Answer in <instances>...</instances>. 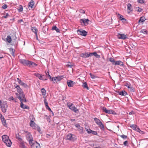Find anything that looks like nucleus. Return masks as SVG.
Wrapping results in <instances>:
<instances>
[{"label": "nucleus", "instance_id": "obj_1", "mask_svg": "<svg viewBox=\"0 0 148 148\" xmlns=\"http://www.w3.org/2000/svg\"><path fill=\"white\" fill-rule=\"evenodd\" d=\"M2 138L3 141L6 146L8 147H10L12 143L9 139V137L7 135H3L2 136Z\"/></svg>", "mask_w": 148, "mask_h": 148}, {"label": "nucleus", "instance_id": "obj_2", "mask_svg": "<svg viewBox=\"0 0 148 148\" xmlns=\"http://www.w3.org/2000/svg\"><path fill=\"white\" fill-rule=\"evenodd\" d=\"M0 107L2 111L4 113L6 112L8 107V105L6 101H4L2 103V101L0 100Z\"/></svg>", "mask_w": 148, "mask_h": 148}, {"label": "nucleus", "instance_id": "obj_3", "mask_svg": "<svg viewBox=\"0 0 148 148\" xmlns=\"http://www.w3.org/2000/svg\"><path fill=\"white\" fill-rule=\"evenodd\" d=\"M66 105L72 111H73L74 112L77 113L79 112V110L77 109L74 105L73 103H71L69 102L67 103Z\"/></svg>", "mask_w": 148, "mask_h": 148}, {"label": "nucleus", "instance_id": "obj_4", "mask_svg": "<svg viewBox=\"0 0 148 148\" xmlns=\"http://www.w3.org/2000/svg\"><path fill=\"white\" fill-rule=\"evenodd\" d=\"M109 61L112 62V64L113 65H119L120 66H123L124 65L123 62L121 61H115L114 59L113 58H109Z\"/></svg>", "mask_w": 148, "mask_h": 148}, {"label": "nucleus", "instance_id": "obj_5", "mask_svg": "<svg viewBox=\"0 0 148 148\" xmlns=\"http://www.w3.org/2000/svg\"><path fill=\"white\" fill-rule=\"evenodd\" d=\"M94 120L95 123L99 125L100 129L102 130H104V125L100 120L97 118H94Z\"/></svg>", "mask_w": 148, "mask_h": 148}, {"label": "nucleus", "instance_id": "obj_6", "mask_svg": "<svg viewBox=\"0 0 148 148\" xmlns=\"http://www.w3.org/2000/svg\"><path fill=\"white\" fill-rule=\"evenodd\" d=\"M64 77L63 75L59 76L57 77H53L52 78V81L54 83H57V81H60Z\"/></svg>", "mask_w": 148, "mask_h": 148}, {"label": "nucleus", "instance_id": "obj_7", "mask_svg": "<svg viewBox=\"0 0 148 148\" xmlns=\"http://www.w3.org/2000/svg\"><path fill=\"white\" fill-rule=\"evenodd\" d=\"M16 88L17 90L19 93H16V94L18 96L19 95H22L23 94H24L22 90L20 88L19 85L16 84Z\"/></svg>", "mask_w": 148, "mask_h": 148}, {"label": "nucleus", "instance_id": "obj_8", "mask_svg": "<svg viewBox=\"0 0 148 148\" xmlns=\"http://www.w3.org/2000/svg\"><path fill=\"white\" fill-rule=\"evenodd\" d=\"M26 138L27 140L29 141V144H31L33 142H34L32 135L29 133H28L26 135Z\"/></svg>", "mask_w": 148, "mask_h": 148}, {"label": "nucleus", "instance_id": "obj_9", "mask_svg": "<svg viewBox=\"0 0 148 148\" xmlns=\"http://www.w3.org/2000/svg\"><path fill=\"white\" fill-rule=\"evenodd\" d=\"M32 148H41L40 144L36 141H34L31 144H30Z\"/></svg>", "mask_w": 148, "mask_h": 148}, {"label": "nucleus", "instance_id": "obj_10", "mask_svg": "<svg viewBox=\"0 0 148 148\" xmlns=\"http://www.w3.org/2000/svg\"><path fill=\"white\" fill-rule=\"evenodd\" d=\"M77 32L78 33V34L79 35L84 36L87 35L88 33L86 31L84 30H81L79 29L77 30Z\"/></svg>", "mask_w": 148, "mask_h": 148}, {"label": "nucleus", "instance_id": "obj_11", "mask_svg": "<svg viewBox=\"0 0 148 148\" xmlns=\"http://www.w3.org/2000/svg\"><path fill=\"white\" fill-rule=\"evenodd\" d=\"M34 120L35 119L33 118L32 119L30 120L29 123V125L31 127L33 128L34 129H36L37 125L34 121Z\"/></svg>", "mask_w": 148, "mask_h": 148}, {"label": "nucleus", "instance_id": "obj_12", "mask_svg": "<svg viewBox=\"0 0 148 148\" xmlns=\"http://www.w3.org/2000/svg\"><path fill=\"white\" fill-rule=\"evenodd\" d=\"M18 99L20 100L21 102V107L23 109H29V107L28 106H27L25 105H24L23 103V101L21 97H19L18 98Z\"/></svg>", "mask_w": 148, "mask_h": 148}, {"label": "nucleus", "instance_id": "obj_13", "mask_svg": "<svg viewBox=\"0 0 148 148\" xmlns=\"http://www.w3.org/2000/svg\"><path fill=\"white\" fill-rule=\"evenodd\" d=\"M80 21L82 25H83L82 24V23H83L85 25H86L89 24L88 22H89L90 21L88 19H80Z\"/></svg>", "mask_w": 148, "mask_h": 148}, {"label": "nucleus", "instance_id": "obj_14", "mask_svg": "<svg viewBox=\"0 0 148 148\" xmlns=\"http://www.w3.org/2000/svg\"><path fill=\"white\" fill-rule=\"evenodd\" d=\"M17 81L18 83L21 85L23 86V87L26 88L28 87V86L26 84L22 82L21 80L18 78H17Z\"/></svg>", "mask_w": 148, "mask_h": 148}, {"label": "nucleus", "instance_id": "obj_15", "mask_svg": "<svg viewBox=\"0 0 148 148\" xmlns=\"http://www.w3.org/2000/svg\"><path fill=\"white\" fill-rule=\"evenodd\" d=\"M80 56L83 58H88L90 57V53L85 52L82 53L80 54Z\"/></svg>", "mask_w": 148, "mask_h": 148}, {"label": "nucleus", "instance_id": "obj_16", "mask_svg": "<svg viewBox=\"0 0 148 148\" xmlns=\"http://www.w3.org/2000/svg\"><path fill=\"white\" fill-rule=\"evenodd\" d=\"M118 37L119 39L125 40L127 38V36L123 34H118Z\"/></svg>", "mask_w": 148, "mask_h": 148}, {"label": "nucleus", "instance_id": "obj_17", "mask_svg": "<svg viewBox=\"0 0 148 148\" xmlns=\"http://www.w3.org/2000/svg\"><path fill=\"white\" fill-rule=\"evenodd\" d=\"M19 61L24 66H27L29 60L25 59H20Z\"/></svg>", "mask_w": 148, "mask_h": 148}, {"label": "nucleus", "instance_id": "obj_18", "mask_svg": "<svg viewBox=\"0 0 148 148\" xmlns=\"http://www.w3.org/2000/svg\"><path fill=\"white\" fill-rule=\"evenodd\" d=\"M37 66V64L33 62L29 61L27 66L30 67H34Z\"/></svg>", "mask_w": 148, "mask_h": 148}, {"label": "nucleus", "instance_id": "obj_19", "mask_svg": "<svg viewBox=\"0 0 148 148\" xmlns=\"http://www.w3.org/2000/svg\"><path fill=\"white\" fill-rule=\"evenodd\" d=\"M75 83L71 80H68L67 81V84L69 87H73Z\"/></svg>", "mask_w": 148, "mask_h": 148}, {"label": "nucleus", "instance_id": "obj_20", "mask_svg": "<svg viewBox=\"0 0 148 148\" xmlns=\"http://www.w3.org/2000/svg\"><path fill=\"white\" fill-rule=\"evenodd\" d=\"M34 75L41 80L44 79V78H43V77L45 76L44 75H42L38 73H35Z\"/></svg>", "mask_w": 148, "mask_h": 148}, {"label": "nucleus", "instance_id": "obj_21", "mask_svg": "<svg viewBox=\"0 0 148 148\" xmlns=\"http://www.w3.org/2000/svg\"><path fill=\"white\" fill-rule=\"evenodd\" d=\"M73 135H72L70 134H68L66 136L67 139L74 141L75 140V138H74L73 137Z\"/></svg>", "mask_w": 148, "mask_h": 148}, {"label": "nucleus", "instance_id": "obj_22", "mask_svg": "<svg viewBox=\"0 0 148 148\" xmlns=\"http://www.w3.org/2000/svg\"><path fill=\"white\" fill-rule=\"evenodd\" d=\"M20 97L21 99H22L23 102H27V101L26 100V99L25 97V95L24 94H23L22 95H19L18 96L17 98L18 99L19 97Z\"/></svg>", "mask_w": 148, "mask_h": 148}, {"label": "nucleus", "instance_id": "obj_23", "mask_svg": "<svg viewBox=\"0 0 148 148\" xmlns=\"http://www.w3.org/2000/svg\"><path fill=\"white\" fill-rule=\"evenodd\" d=\"M34 1L31 0L28 3V8H30L31 9L33 8V7L34 5Z\"/></svg>", "mask_w": 148, "mask_h": 148}, {"label": "nucleus", "instance_id": "obj_24", "mask_svg": "<svg viewBox=\"0 0 148 148\" xmlns=\"http://www.w3.org/2000/svg\"><path fill=\"white\" fill-rule=\"evenodd\" d=\"M127 10L128 13H130L131 12H132L133 10L132 8V7L130 3H128L127 5Z\"/></svg>", "mask_w": 148, "mask_h": 148}, {"label": "nucleus", "instance_id": "obj_25", "mask_svg": "<svg viewBox=\"0 0 148 148\" xmlns=\"http://www.w3.org/2000/svg\"><path fill=\"white\" fill-rule=\"evenodd\" d=\"M16 138L19 141V143H20L23 141V140L21 138V136L19 135L18 134H17L16 135Z\"/></svg>", "mask_w": 148, "mask_h": 148}, {"label": "nucleus", "instance_id": "obj_26", "mask_svg": "<svg viewBox=\"0 0 148 148\" xmlns=\"http://www.w3.org/2000/svg\"><path fill=\"white\" fill-rule=\"evenodd\" d=\"M51 30H55L57 32H60V31L59 29L56 26H53L52 27Z\"/></svg>", "mask_w": 148, "mask_h": 148}, {"label": "nucleus", "instance_id": "obj_27", "mask_svg": "<svg viewBox=\"0 0 148 148\" xmlns=\"http://www.w3.org/2000/svg\"><path fill=\"white\" fill-rule=\"evenodd\" d=\"M119 94L120 95L124 96H125L127 94V92L124 90L119 92Z\"/></svg>", "mask_w": 148, "mask_h": 148}, {"label": "nucleus", "instance_id": "obj_28", "mask_svg": "<svg viewBox=\"0 0 148 148\" xmlns=\"http://www.w3.org/2000/svg\"><path fill=\"white\" fill-rule=\"evenodd\" d=\"M146 19L145 18V17L142 16L140 17V19L139 20L138 23H139L140 22H144Z\"/></svg>", "mask_w": 148, "mask_h": 148}, {"label": "nucleus", "instance_id": "obj_29", "mask_svg": "<svg viewBox=\"0 0 148 148\" xmlns=\"http://www.w3.org/2000/svg\"><path fill=\"white\" fill-rule=\"evenodd\" d=\"M31 29L32 32L35 33V34H37L38 30L36 27H32Z\"/></svg>", "mask_w": 148, "mask_h": 148}, {"label": "nucleus", "instance_id": "obj_30", "mask_svg": "<svg viewBox=\"0 0 148 148\" xmlns=\"http://www.w3.org/2000/svg\"><path fill=\"white\" fill-rule=\"evenodd\" d=\"M41 91L42 93V95L45 96L46 92V90L44 88H42L41 89Z\"/></svg>", "mask_w": 148, "mask_h": 148}, {"label": "nucleus", "instance_id": "obj_31", "mask_svg": "<svg viewBox=\"0 0 148 148\" xmlns=\"http://www.w3.org/2000/svg\"><path fill=\"white\" fill-rule=\"evenodd\" d=\"M19 146L21 148H27L24 144L23 141L20 143Z\"/></svg>", "mask_w": 148, "mask_h": 148}, {"label": "nucleus", "instance_id": "obj_32", "mask_svg": "<svg viewBox=\"0 0 148 148\" xmlns=\"http://www.w3.org/2000/svg\"><path fill=\"white\" fill-rule=\"evenodd\" d=\"M82 86L84 88H86L88 90L89 89V88L88 87L86 82H84V83Z\"/></svg>", "mask_w": 148, "mask_h": 148}, {"label": "nucleus", "instance_id": "obj_33", "mask_svg": "<svg viewBox=\"0 0 148 148\" xmlns=\"http://www.w3.org/2000/svg\"><path fill=\"white\" fill-rule=\"evenodd\" d=\"M17 10L19 12H22L23 11V7L22 5H20L17 8Z\"/></svg>", "mask_w": 148, "mask_h": 148}, {"label": "nucleus", "instance_id": "obj_34", "mask_svg": "<svg viewBox=\"0 0 148 148\" xmlns=\"http://www.w3.org/2000/svg\"><path fill=\"white\" fill-rule=\"evenodd\" d=\"M7 41L9 43H10L12 41V39L10 36H8L6 39Z\"/></svg>", "mask_w": 148, "mask_h": 148}, {"label": "nucleus", "instance_id": "obj_35", "mask_svg": "<svg viewBox=\"0 0 148 148\" xmlns=\"http://www.w3.org/2000/svg\"><path fill=\"white\" fill-rule=\"evenodd\" d=\"M110 114H116V113L113 110H108V113Z\"/></svg>", "mask_w": 148, "mask_h": 148}, {"label": "nucleus", "instance_id": "obj_36", "mask_svg": "<svg viewBox=\"0 0 148 148\" xmlns=\"http://www.w3.org/2000/svg\"><path fill=\"white\" fill-rule=\"evenodd\" d=\"M1 122H2V124L4 126H5L7 125L6 123V120L5 119L3 118V120L1 121Z\"/></svg>", "mask_w": 148, "mask_h": 148}, {"label": "nucleus", "instance_id": "obj_37", "mask_svg": "<svg viewBox=\"0 0 148 148\" xmlns=\"http://www.w3.org/2000/svg\"><path fill=\"white\" fill-rule=\"evenodd\" d=\"M125 86L129 88H130L132 89V91L133 92H134L133 88L131 86H130V85H129L128 83H127L125 85Z\"/></svg>", "mask_w": 148, "mask_h": 148}, {"label": "nucleus", "instance_id": "obj_38", "mask_svg": "<svg viewBox=\"0 0 148 148\" xmlns=\"http://www.w3.org/2000/svg\"><path fill=\"white\" fill-rule=\"evenodd\" d=\"M136 11L139 12H141L143 10V9L139 7H136Z\"/></svg>", "mask_w": 148, "mask_h": 148}, {"label": "nucleus", "instance_id": "obj_39", "mask_svg": "<svg viewBox=\"0 0 148 148\" xmlns=\"http://www.w3.org/2000/svg\"><path fill=\"white\" fill-rule=\"evenodd\" d=\"M46 74L47 77H48L50 79L52 80V78L51 76L49 74V72L47 71V72H46Z\"/></svg>", "mask_w": 148, "mask_h": 148}, {"label": "nucleus", "instance_id": "obj_40", "mask_svg": "<svg viewBox=\"0 0 148 148\" xmlns=\"http://www.w3.org/2000/svg\"><path fill=\"white\" fill-rule=\"evenodd\" d=\"M102 110L103 112H105V113H107L108 110H107L106 108L105 107H103L102 108Z\"/></svg>", "mask_w": 148, "mask_h": 148}, {"label": "nucleus", "instance_id": "obj_41", "mask_svg": "<svg viewBox=\"0 0 148 148\" xmlns=\"http://www.w3.org/2000/svg\"><path fill=\"white\" fill-rule=\"evenodd\" d=\"M140 32L145 34H147V31L146 29H142L140 31Z\"/></svg>", "mask_w": 148, "mask_h": 148}, {"label": "nucleus", "instance_id": "obj_42", "mask_svg": "<svg viewBox=\"0 0 148 148\" xmlns=\"http://www.w3.org/2000/svg\"><path fill=\"white\" fill-rule=\"evenodd\" d=\"M130 127H131L133 130H135L137 127V126L135 125H132Z\"/></svg>", "mask_w": 148, "mask_h": 148}, {"label": "nucleus", "instance_id": "obj_43", "mask_svg": "<svg viewBox=\"0 0 148 148\" xmlns=\"http://www.w3.org/2000/svg\"><path fill=\"white\" fill-rule=\"evenodd\" d=\"M137 2L141 4L145 3V1L144 0H138Z\"/></svg>", "mask_w": 148, "mask_h": 148}, {"label": "nucleus", "instance_id": "obj_44", "mask_svg": "<svg viewBox=\"0 0 148 148\" xmlns=\"http://www.w3.org/2000/svg\"><path fill=\"white\" fill-rule=\"evenodd\" d=\"M120 137L123 139H126L127 138V136L124 134L120 135Z\"/></svg>", "mask_w": 148, "mask_h": 148}, {"label": "nucleus", "instance_id": "obj_45", "mask_svg": "<svg viewBox=\"0 0 148 148\" xmlns=\"http://www.w3.org/2000/svg\"><path fill=\"white\" fill-rule=\"evenodd\" d=\"M118 15L119 16V19L121 21L122 20H123V16H122V15L118 14Z\"/></svg>", "mask_w": 148, "mask_h": 148}, {"label": "nucleus", "instance_id": "obj_46", "mask_svg": "<svg viewBox=\"0 0 148 148\" xmlns=\"http://www.w3.org/2000/svg\"><path fill=\"white\" fill-rule=\"evenodd\" d=\"M90 53V57L92 56L93 55H94L95 57V56H96V55L97 54L96 52H94L93 53Z\"/></svg>", "mask_w": 148, "mask_h": 148}, {"label": "nucleus", "instance_id": "obj_47", "mask_svg": "<svg viewBox=\"0 0 148 148\" xmlns=\"http://www.w3.org/2000/svg\"><path fill=\"white\" fill-rule=\"evenodd\" d=\"M36 126H36V129L39 133H40L41 131L40 128L39 126H38L37 125Z\"/></svg>", "mask_w": 148, "mask_h": 148}, {"label": "nucleus", "instance_id": "obj_48", "mask_svg": "<svg viewBox=\"0 0 148 148\" xmlns=\"http://www.w3.org/2000/svg\"><path fill=\"white\" fill-rule=\"evenodd\" d=\"M90 76L93 79L95 78L96 77L94 75L92 74L91 73H90Z\"/></svg>", "mask_w": 148, "mask_h": 148}, {"label": "nucleus", "instance_id": "obj_49", "mask_svg": "<svg viewBox=\"0 0 148 148\" xmlns=\"http://www.w3.org/2000/svg\"><path fill=\"white\" fill-rule=\"evenodd\" d=\"M91 133H92V134L94 135H97V131L92 130Z\"/></svg>", "mask_w": 148, "mask_h": 148}, {"label": "nucleus", "instance_id": "obj_50", "mask_svg": "<svg viewBox=\"0 0 148 148\" xmlns=\"http://www.w3.org/2000/svg\"><path fill=\"white\" fill-rule=\"evenodd\" d=\"M44 103L45 104V107H46L47 106H48V103L47 102L46 99H45L44 100Z\"/></svg>", "mask_w": 148, "mask_h": 148}, {"label": "nucleus", "instance_id": "obj_51", "mask_svg": "<svg viewBox=\"0 0 148 148\" xmlns=\"http://www.w3.org/2000/svg\"><path fill=\"white\" fill-rule=\"evenodd\" d=\"M7 5L6 4H4L2 6V8L4 9L7 8Z\"/></svg>", "mask_w": 148, "mask_h": 148}, {"label": "nucleus", "instance_id": "obj_52", "mask_svg": "<svg viewBox=\"0 0 148 148\" xmlns=\"http://www.w3.org/2000/svg\"><path fill=\"white\" fill-rule=\"evenodd\" d=\"M92 130H90V129H87V133L88 134H90V133H91L92 132Z\"/></svg>", "mask_w": 148, "mask_h": 148}, {"label": "nucleus", "instance_id": "obj_53", "mask_svg": "<svg viewBox=\"0 0 148 148\" xmlns=\"http://www.w3.org/2000/svg\"><path fill=\"white\" fill-rule=\"evenodd\" d=\"M128 142L127 141V140H126L125 141L124 143H123V144L125 146H127V144H128Z\"/></svg>", "mask_w": 148, "mask_h": 148}, {"label": "nucleus", "instance_id": "obj_54", "mask_svg": "<svg viewBox=\"0 0 148 148\" xmlns=\"http://www.w3.org/2000/svg\"><path fill=\"white\" fill-rule=\"evenodd\" d=\"M0 118L1 119V121L3 120V119H5L4 118V116L2 115V114H0Z\"/></svg>", "mask_w": 148, "mask_h": 148}, {"label": "nucleus", "instance_id": "obj_55", "mask_svg": "<svg viewBox=\"0 0 148 148\" xmlns=\"http://www.w3.org/2000/svg\"><path fill=\"white\" fill-rule=\"evenodd\" d=\"M78 129H79L81 132L83 131V128L82 127L80 126V127H78Z\"/></svg>", "mask_w": 148, "mask_h": 148}, {"label": "nucleus", "instance_id": "obj_56", "mask_svg": "<svg viewBox=\"0 0 148 148\" xmlns=\"http://www.w3.org/2000/svg\"><path fill=\"white\" fill-rule=\"evenodd\" d=\"M46 107L47 109H48L49 111L52 112V111L51 110V109L48 106Z\"/></svg>", "mask_w": 148, "mask_h": 148}, {"label": "nucleus", "instance_id": "obj_57", "mask_svg": "<svg viewBox=\"0 0 148 148\" xmlns=\"http://www.w3.org/2000/svg\"><path fill=\"white\" fill-rule=\"evenodd\" d=\"M75 125V126L77 128L78 127H79L80 126L79 124L78 123L76 124Z\"/></svg>", "mask_w": 148, "mask_h": 148}, {"label": "nucleus", "instance_id": "obj_58", "mask_svg": "<svg viewBox=\"0 0 148 148\" xmlns=\"http://www.w3.org/2000/svg\"><path fill=\"white\" fill-rule=\"evenodd\" d=\"M9 15V14L8 13H7L6 14V15L5 16H4L2 17V18H7L8 16Z\"/></svg>", "mask_w": 148, "mask_h": 148}, {"label": "nucleus", "instance_id": "obj_59", "mask_svg": "<svg viewBox=\"0 0 148 148\" xmlns=\"http://www.w3.org/2000/svg\"><path fill=\"white\" fill-rule=\"evenodd\" d=\"M140 130L139 128L136 127V129L135 130H136V131H137V132H140Z\"/></svg>", "mask_w": 148, "mask_h": 148}, {"label": "nucleus", "instance_id": "obj_60", "mask_svg": "<svg viewBox=\"0 0 148 148\" xmlns=\"http://www.w3.org/2000/svg\"><path fill=\"white\" fill-rule=\"evenodd\" d=\"M95 57L97 58H100V56L97 54L96 55V56H95Z\"/></svg>", "mask_w": 148, "mask_h": 148}, {"label": "nucleus", "instance_id": "obj_61", "mask_svg": "<svg viewBox=\"0 0 148 148\" xmlns=\"http://www.w3.org/2000/svg\"><path fill=\"white\" fill-rule=\"evenodd\" d=\"M67 66V67H69L70 68H72V67L73 66V65H69V64H67L66 65Z\"/></svg>", "mask_w": 148, "mask_h": 148}, {"label": "nucleus", "instance_id": "obj_62", "mask_svg": "<svg viewBox=\"0 0 148 148\" xmlns=\"http://www.w3.org/2000/svg\"><path fill=\"white\" fill-rule=\"evenodd\" d=\"M123 20H122V21L123 23H125L126 22L127 20L125 18H123Z\"/></svg>", "mask_w": 148, "mask_h": 148}, {"label": "nucleus", "instance_id": "obj_63", "mask_svg": "<svg viewBox=\"0 0 148 148\" xmlns=\"http://www.w3.org/2000/svg\"><path fill=\"white\" fill-rule=\"evenodd\" d=\"M23 19H20L19 20H18V23H20L21 22H23Z\"/></svg>", "mask_w": 148, "mask_h": 148}, {"label": "nucleus", "instance_id": "obj_64", "mask_svg": "<svg viewBox=\"0 0 148 148\" xmlns=\"http://www.w3.org/2000/svg\"><path fill=\"white\" fill-rule=\"evenodd\" d=\"M10 51L12 52V51H15V50L13 49H12V48H10Z\"/></svg>", "mask_w": 148, "mask_h": 148}]
</instances>
